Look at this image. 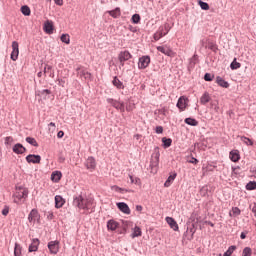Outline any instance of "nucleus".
<instances>
[{"label": "nucleus", "instance_id": "obj_23", "mask_svg": "<svg viewBox=\"0 0 256 256\" xmlns=\"http://www.w3.org/2000/svg\"><path fill=\"white\" fill-rule=\"evenodd\" d=\"M229 158L231 159V161H233V163H237V161L241 159V156H239V151L237 150L231 151Z\"/></svg>", "mask_w": 256, "mask_h": 256}, {"label": "nucleus", "instance_id": "obj_36", "mask_svg": "<svg viewBox=\"0 0 256 256\" xmlns=\"http://www.w3.org/2000/svg\"><path fill=\"white\" fill-rule=\"evenodd\" d=\"M21 13H23L26 17H29V15H31V8H29V6H22Z\"/></svg>", "mask_w": 256, "mask_h": 256}, {"label": "nucleus", "instance_id": "obj_21", "mask_svg": "<svg viewBox=\"0 0 256 256\" xmlns=\"http://www.w3.org/2000/svg\"><path fill=\"white\" fill-rule=\"evenodd\" d=\"M95 167H97V163L95 162V158L89 157L86 160V168L91 169L93 171L95 169Z\"/></svg>", "mask_w": 256, "mask_h": 256}, {"label": "nucleus", "instance_id": "obj_45", "mask_svg": "<svg viewBox=\"0 0 256 256\" xmlns=\"http://www.w3.org/2000/svg\"><path fill=\"white\" fill-rule=\"evenodd\" d=\"M140 21H141V16H140L139 14H134V15L132 16V23L137 24V23H139Z\"/></svg>", "mask_w": 256, "mask_h": 256}, {"label": "nucleus", "instance_id": "obj_24", "mask_svg": "<svg viewBox=\"0 0 256 256\" xmlns=\"http://www.w3.org/2000/svg\"><path fill=\"white\" fill-rule=\"evenodd\" d=\"M176 178H177V173L171 174L166 180V182L164 183V187H171V185L173 184V181H175Z\"/></svg>", "mask_w": 256, "mask_h": 256}, {"label": "nucleus", "instance_id": "obj_3", "mask_svg": "<svg viewBox=\"0 0 256 256\" xmlns=\"http://www.w3.org/2000/svg\"><path fill=\"white\" fill-rule=\"evenodd\" d=\"M28 221L29 223H32L35 225V223H40L41 221V215H39V211L37 209H32L28 215Z\"/></svg>", "mask_w": 256, "mask_h": 256}, {"label": "nucleus", "instance_id": "obj_40", "mask_svg": "<svg viewBox=\"0 0 256 256\" xmlns=\"http://www.w3.org/2000/svg\"><path fill=\"white\" fill-rule=\"evenodd\" d=\"M253 251L249 247H245L242 251V256H251Z\"/></svg>", "mask_w": 256, "mask_h": 256}, {"label": "nucleus", "instance_id": "obj_30", "mask_svg": "<svg viewBox=\"0 0 256 256\" xmlns=\"http://www.w3.org/2000/svg\"><path fill=\"white\" fill-rule=\"evenodd\" d=\"M130 183L133 185H138V187H141V179L134 177L133 175H129Z\"/></svg>", "mask_w": 256, "mask_h": 256}, {"label": "nucleus", "instance_id": "obj_59", "mask_svg": "<svg viewBox=\"0 0 256 256\" xmlns=\"http://www.w3.org/2000/svg\"><path fill=\"white\" fill-rule=\"evenodd\" d=\"M190 163L197 165V163H199V160H197V158H192V160H190Z\"/></svg>", "mask_w": 256, "mask_h": 256}, {"label": "nucleus", "instance_id": "obj_44", "mask_svg": "<svg viewBox=\"0 0 256 256\" xmlns=\"http://www.w3.org/2000/svg\"><path fill=\"white\" fill-rule=\"evenodd\" d=\"M199 5L204 11H209V4L207 2L199 1Z\"/></svg>", "mask_w": 256, "mask_h": 256}, {"label": "nucleus", "instance_id": "obj_10", "mask_svg": "<svg viewBox=\"0 0 256 256\" xmlns=\"http://www.w3.org/2000/svg\"><path fill=\"white\" fill-rule=\"evenodd\" d=\"M187 103H189V98L185 96H181L178 99L176 106L180 111H185V109H187Z\"/></svg>", "mask_w": 256, "mask_h": 256}, {"label": "nucleus", "instance_id": "obj_33", "mask_svg": "<svg viewBox=\"0 0 256 256\" xmlns=\"http://www.w3.org/2000/svg\"><path fill=\"white\" fill-rule=\"evenodd\" d=\"M230 69H232V71H235L236 69H241V63L237 62V58H234V60L230 64Z\"/></svg>", "mask_w": 256, "mask_h": 256}, {"label": "nucleus", "instance_id": "obj_7", "mask_svg": "<svg viewBox=\"0 0 256 256\" xmlns=\"http://www.w3.org/2000/svg\"><path fill=\"white\" fill-rule=\"evenodd\" d=\"M12 61H17L19 59V43L17 41L12 42V52H11Z\"/></svg>", "mask_w": 256, "mask_h": 256}, {"label": "nucleus", "instance_id": "obj_4", "mask_svg": "<svg viewBox=\"0 0 256 256\" xmlns=\"http://www.w3.org/2000/svg\"><path fill=\"white\" fill-rule=\"evenodd\" d=\"M107 103H110V105H112L114 109H117L118 111H120V113H125V103L117 100H113V98H108Z\"/></svg>", "mask_w": 256, "mask_h": 256}, {"label": "nucleus", "instance_id": "obj_62", "mask_svg": "<svg viewBox=\"0 0 256 256\" xmlns=\"http://www.w3.org/2000/svg\"><path fill=\"white\" fill-rule=\"evenodd\" d=\"M247 236L245 235V233H241V235H240V238L241 239H245Z\"/></svg>", "mask_w": 256, "mask_h": 256}, {"label": "nucleus", "instance_id": "obj_41", "mask_svg": "<svg viewBox=\"0 0 256 256\" xmlns=\"http://www.w3.org/2000/svg\"><path fill=\"white\" fill-rule=\"evenodd\" d=\"M14 255L15 256H21V245H19L17 243L15 244Z\"/></svg>", "mask_w": 256, "mask_h": 256}, {"label": "nucleus", "instance_id": "obj_46", "mask_svg": "<svg viewBox=\"0 0 256 256\" xmlns=\"http://www.w3.org/2000/svg\"><path fill=\"white\" fill-rule=\"evenodd\" d=\"M51 69H53L51 66L46 65L44 68V75H47V73H50V77H54L55 75L51 73Z\"/></svg>", "mask_w": 256, "mask_h": 256}, {"label": "nucleus", "instance_id": "obj_25", "mask_svg": "<svg viewBox=\"0 0 256 256\" xmlns=\"http://www.w3.org/2000/svg\"><path fill=\"white\" fill-rule=\"evenodd\" d=\"M108 14H109L110 17H113L114 19H117V18L121 17V9L116 8L114 10H110V11H108Z\"/></svg>", "mask_w": 256, "mask_h": 256}, {"label": "nucleus", "instance_id": "obj_20", "mask_svg": "<svg viewBox=\"0 0 256 256\" xmlns=\"http://www.w3.org/2000/svg\"><path fill=\"white\" fill-rule=\"evenodd\" d=\"M44 31H45V33H48L49 35H51V33H53V21L47 20L44 23Z\"/></svg>", "mask_w": 256, "mask_h": 256}, {"label": "nucleus", "instance_id": "obj_43", "mask_svg": "<svg viewBox=\"0 0 256 256\" xmlns=\"http://www.w3.org/2000/svg\"><path fill=\"white\" fill-rule=\"evenodd\" d=\"M235 249H237V247L235 246H230L228 248V250L224 253V256H231L233 255V251H235Z\"/></svg>", "mask_w": 256, "mask_h": 256}, {"label": "nucleus", "instance_id": "obj_12", "mask_svg": "<svg viewBox=\"0 0 256 256\" xmlns=\"http://www.w3.org/2000/svg\"><path fill=\"white\" fill-rule=\"evenodd\" d=\"M157 51L163 53V55H167V57H173V50L169 46H158Z\"/></svg>", "mask_w": 256, "mask_h": 256}, {"label": "nucleus", "instance_id": "obj_42", "mask_svg": "<svg viewBox=\"0 0 256 256\" xmlns=\"http://www.w3.org/2000/svg\"><path fill=\"white\" fill-rule=\"evenodd\" d=\"M246 189L247 191H253L256 189V182H249L247 185H246Z\"/></svg>", "mask_w": 256, "mask_h": 256}, {"label": "nucleus", "instance_id": "obj_61", "mask_svg": "<svg viewBox=\"0 0 256 256\" xmlns=\"http://www.w3.org/2000/svg\"><path fill=\"white\" fill-rule=\"evenodd\" d=\"M252 212L254 213V215L256 217V203H254L252 206Z\"/></svg>", "mask_w": 256, "mask_h": 256}, {"label": "nucleus", "instance_id": "obj_39", "mask_svg": "<svg viewBox=\"0 0 256 256\" xmlns=\"http://www.w3.org/2000/svg\"><path fill=\"white\" fill-rule=\"evenodd\" d=\"M162 143H164V147H171V143H173V140L171 138H162Z\"/></svg>", "mask_w": 256, "mask_h": 256}, {"label": "nucleus", "instance_id": "obj_31", "mask_svg": "<svg viewBox=\"0 0 256 256\" xmlns=\"http://www.w3.org/2000/svg\"><path fill=\"white\" fill-rule=\"evenodd\" d=\"M184 122L187 124V125H191L192 127H197L199 125V122L193 118H186L184 120Z\"/></svg>", "mask_w": 256, "mask_h": 256}, {"label": "nucleus", "instance_id": "obj_8", "mask_svg": "<svg viewBox=\"0 0 256 256\" xmlns=\"http://www.w3.org/2000/svg\"><path fill=\"white\" fill-rule=\"evenodd\" d=\"M48 249L51 255H57L59 253V241H50L48 243Z\"/></svg>", "mask_w": 256, "mask_h": 256}, {"label": "nucleus", "instance_id": "obj_11", "mask_svg": "<svg viewBox=\"0 0 256 256\" xmlns=\"http://www.w3.org/2000/svg\"><path fill=\"white\" fill-rule=\"evenodd\" d=\"M116 205L122 213H124L125 215H131V209L129 208V205H127V203L118 202Z\"/></svg>", "mask_w": 256, "mask_h": 256}, {"label": "nucleus", "instance_id": "obj_26", "mask_svg": "<svg viewBox=\"0 0 256 256\" xmlns=\"http://www.w3.org/2000/svg\"><path fill=\"white\" fill-rule=\"evenodd\" d=\"M209 101H211V96L207 92H205L200 98V103L201 105H207Z\"/></svg>", "mask_w": 256, "mask_h": 256}, {"label": "nucleus", "instance_id": "obj_53", "mask_svg": "<svg viewBox=\"0 0 256 256\" xmlns=\"http://www.w3.org/2000/svg\"><path fill=\"white\" fill-rule=\"evenodd\" d=\"M217 166H213V165H211V164H208L207 166H206V171H215V168H216Z\"/></svg>", "mask_w": 256, "mask_h": 256}, {"label": "nucleus", "instance_id": "obj_35", "mask_svg": "<svg viewBox=\"0 0 256 256\" xmlns=\"http://www.w3.org/2000/svg\"><path fill=\"white\" fill-rule=\"evenodd\" d=\"M26 141L29 143V145H32L33 147H39V143H37V140L33 137H27Z\"/></svg>", "mask_w": 256, "mask_h": 256}, {"label": "nucleus", "instance_id": "obj_2", "mask_svg": "<svg viewBox=\"0 0 256 256\" xmlns=\"http://www.w3.org/2000/svg\"><path fill=\"white\" fill-rule=\"evenodd\" d=\"M73 206L78 207V209L89 211L93 209V200L85 199L83 196H78L74 199Z\"/></svg>", "mask_w": 256, "mask_h": 256}, {"label": "nucleus", "instance_id": "obj_15", "mask_svg": "<svg viewBox=\"0 0 256 256\" xmlns=\"http://www.w3.org/2000/svg\"><path fill=\"white\" fill-rule=\"evenodd\" d=\"M166 223L170 225L173 231H179V225L177 224V221H175V219H173L172 217H166Z\"/></svg>", "mask_w": 256, "mask_h": 256}, {"label": "nucleus", "instance_id": "obj_60", "mask_svg": "<svg viewBox=\"0 0 256 256\" xmlns=\"http://www.w3.org/2000/svg\"><path fill=\"white\" fill-rule=\"evenodd\" d=\"M58 85L61 87H65V81L64 80H58Z\"/></svg>", "mask_w": 256, "mask_h": 256}, {"label": "nucleus", "instance_id": "obj_47", "mask_svg": "<svg viewBox=\"0 0 256 256\" xmlns=\"http://www.w3.org/2000/svg\"><path fill=\"white\" fill-rule=\"evenodd\" d=\"M159 165V156H156L151 162V167H157Z\"/></svg>", "mask_w": 256, "mask_h": 256}, {"label": "nucleus", "instance_id": "obj_49", "mask_svg": "<svg viewBox=\"0 0 256 256\" xmlns=\"http://www.w3.org/2000/svg\"><path fill=\"white\" fill-rule=\"evenodd\" d=\"M2 215H4V217H7L9 215V206H5L3 208Z\"/></svg>", "mask_w": 256, "mask_h": 256}, {"label": "nucleus", "instance_id": "obj_64", "mask_svg": "<svg viewBox=\"0 0 256 256\" xmlns=\"http://www.w3.org/2000/svg\"><path fill=\"white\" fill-rule=\"evenodd\" d=\"M253 175H254V177H256V167L253 170Z\"/></svg>", "mask_w": 256, "mask_h": 256}, {"label": "nucleus", "instance_id": "obj_14", "mask_svg": "<svg viewBox=\"0 0 256 256\" xmlns=\"http://www.w3.org/2000/svg\"><path fill=\"white\" fill-rule=\"evenodd\" d=\"M39 239L34 238L28 248L29 253H33L39 249Z\"/></svg>", "mask_w": 256, "mask_h": 256}, {"label": "nucleus", "instance_id": "obj_55", "mask_svg": "<svg viewBox=\"0 0 256 256\" xmlns=\"http://www.w3.org/2000/svg\"><path fill=\"white\" fill-rule=\"evenodd\" d=\"M54 3L59 7H63V0H54Z\"/></svg>", "mask_w": 256, "mask_h": 256}, {"label": "nucleus", "instance_id": "obj_34", "mask_svg": "<svg viewBox=\"0 0 256 256\" xmlns=\"http://www.w3.org/2000/svg\"><path fill=\"white\" fill-rule=\"evenodd\" d=\"M142 232H141V228H139L138 226H136L133 229V233H132V238L135 239V237H141Z\"/></svg>", "mask_w": 256, "mask_h": 256}, {"label": "nucleus", "instance_id": "obj_13", "mask_svg": "<svg viewBox=\"0 0 256 256\" xmlns=\"http://www.w3.org/2000/svg\"><path fill=\"white\" fill-rule=\"evenodd\" d=\"M26 161L27 163H34V164L41 163V156L35 155V154H29L26 157Z\"/></svg>", "mask_w": 256, "mask_h": 256}, {"label": "nucleus", "instance_id": "obj_56", "mask_svg": "<svg viewBox=\"0 0 256 256\" xmlns=\"http://www.w3.org/2000/svg\"><path fill=\"white\" fill-rule=\"evenodd\" d=\"M156 133H158V134L163 133V127L162 126H157L156 127Z\"/></svg>", "mask_w": 256, "mask_h": 256}, {"label": "nucleus", "instance_id": "obj_50", "mask_svg": "<svg viewBox=\"0 0 256 256\" xmlns=\"http://www.w3.org/2000/svg\"><path fill=\"white\" fill-rule=\"evenodd\" d=\"M5 143H6V145H11V143H13V137H11V136L6 137Z\"/></svg>", "mask_w": 256, "mask_h": 256}, {"label": "nucleus", "instance_id": "obj_18", "mask_svg": "<svg viewBox=\"0 0 256 256\" xmlns=\"http://www.w3.org/2000/svg\"><path fill=\"white\" fill-rule=\"evenodd\" d=\"M62 177H63V174L61 173V171H54L51 174V181H53V183H59Z\"/></svg>", "mask_w": 256, "mask_h": 256}, {"label": "nucleus", "instance_id": "obj_1", "mask_svg": "<svg viewBox=\"0 0 256 256\" xmlns=\"http://www.w3.org/2000/svg\"><path fill=\"white\" fill-rule=\"evenodd\" d=\"M27 197H29V190L23 186H16L15 192L12 196L13 203L21 205L25 203Z\"/></svg>", "mask_w": 256, "mask_h": 256}, {"label": "nucleus", "instance_id": "obj_32", "mask_svg": "<svg viewBox=\"0 0 256 256\" xmlns=\"http://www.w3.org/2000/svg\"><path fill=\"white\" fill-rule=\"evenodd\" d=\"M229 215L230 217H239V215H241V209L238 207H233Z\"/></svg>", "mask_w": 256, "mask_h": 256}, {"label": "nucleus", "instance_id": "obj_6", "mask_svg": "<svg viewBox=\"0 0 256 256\" xmlns=\"http://www.w3.org/2000/svg\"><path fill=\"white\" fill-rule=\"evenodd\" d=\"M131 57H133V55H131V53L129 51H127V50L121 51L118 55L120 65L123 67L125 65V61H129V59H131Z\"/></svg>", "mask_w": 256, "mask_h": 256}, {"label": "nucleus", "instance_id": "obj_29", "mask_svg": "<svg viewBox=\"0 0 256 256\" xmlns=\"http://www.w3.org/2000/svg\"><path fill=\"white\" fill-rule=\"evenodd\" d=\"M112 83L114 87H117L118 89H125V85H123V82H121L117 77H114Z\"/></svg>", "mask_w": 256, "mask_h": 256}, {"label": "nucleus", "instance_id": "obj_38", "mask_svg": "<svg viewBox=\"0 0 256 256\" xmlns=\"http://www.w3.org/2000/svg\"><path fill=\"white\" fill-rule=\"evenodd\" d=\"M240 139H241L242 143H245V145L253 146V140H251L245 136H242Z\"/></svg>", "mask_w": 256, "mask_h": 256}, {"label": "nucleus", "instance_id": "obj_9", "mask_svg": "<svg viewBox=\"0 0 256 256\" xmlns=\"http://www.w3.org/2000/svg\"><path fill=\"white\" fill-rule=\"evenodd\" d=\"M149 63H151V58L149 56H142L139 58L138 68L147 69V67H149Z\"/></svg>", "mask_w": 256, "mask_h": 256}, {"label": "nucleus", "instance_id": "obj_48", "mask_svg": "<svg viewBox=\"0 0 256 256\" xmlns=\"http://www.w3.org/2000/svg\"><path fill=\"white\" fill-rule=\"evenodd\" d=\"M208 49H211V51H217V45L213 42L209 43Z\"/></svg>", "mask_w": 256, "mask_h": 256}, {"label": "nucleus", "instance_id": "obj_19", "mask_svg": "<svg viewBox=\"0 0 256 256\" xmlns=\"http://www.w3.org/2000/svg\"><path fill=\"white\" fill-rule=\"evenodd\" d=\"M119 228V222L115 220H109L107 222V229L108 231H115Z\"/></svg>", "mask_w": 256, "mask_h": 256}, {"label": "nucleus", "instance_id": "obj_37", "mask_svg": "<svg viewBox=\"0 0 256 256\" xmlns=\"http://www.w3.org/2000/svg\"><path fill=\"white\" fill-rule=\"evenodd\" d=\"M60 40L62 41V43H66V45H69V43H71V38L69 34H63Z\"/></svg>", "mask_w": 256, "mask_h": 256}, {"label": "nucleus", "instance_id": "obj_17", "mask_svg": "<svg viewBox=\"0 0 256 256\" xmlns=\"http://www.w3.org/2000/svg\"><path fill=\"white\" fill-rule=\"evenodd\" d=\"M63 205H65V200H64L63 196L56 195L55 196V207H56V209H61V207H63Z\"/></svg>", "mask_w": 256, "mask_h": 256}, {"label": "nucleus", "instance_id": "obj_63", "mask_svg": "<svg viewBox=\"0 0 256 256\" xmlns=\"http://www.w3.org/2000/svg\"><path fill=\"white\" fill-rule=\"evenodd\" d=\"M38 77H43V72H38Z\"/></svg>", "mask_w": 256, "mask_h": 256}, {"label": "nucleus", "instance_id": "obj_58", "mask_svg": "<svg viewBox=\"0 0 256 256\" xmlns=\"http://www.w3.org/2000/svg\"><path fill=\"white\" fill-rule=\"evenodd\" d=\"M136 211H138V213H141V211H143V206L137 205L136 206Z\"/></svg>", "mask_w": 256, "mask_h": 256}, {"label": "nucleus", "instance_id": "obj_51", "mask_svg": "<svg viewBox=\"0 0 256 256\" xmlns=\"http://www.w3.org/2000/svg\"><path fill=\"white\" fill-rule=\"evenodd\" d=\"M48 126H49V131L54 133L55 132V128H56L55 123L51 122Z\"/></svg>", "mask_w": 256, "mask_h": 256}, {"label": "nucleus", "instance_id": "obj_16", "mask_svg": "<svg viewBox=\"0 0 256 256\" xmlns=\"http://www.w3.org/2000/svg\"><path fill=\"white\" fill-rule=\"evenodd\" d=\"M12 151L14 153H16L17 155H23V153H25V151H27V149L24 146H22V144L18 143L16 145H14Z\"/></svg>", "mask_w": 256, "mask_h": 256}, {"label": "nucleus", "instance_id": "obj_22", "mask_svg": "<svg viewBox=\"0 0 256 256\" xmlns=\"http://www.w3.org/2000/svg\"><path fill=\"white\" fill-rule=\"evenodd\" d=\"M77 71H78V75L80 76V77H84V79H91V74L89 73V71H87L86 69H83V68H78L77 69Z\"/></svg>", "mask_w": 256, "mask_h": 256}, {"label": "nucleus", "instance_id": "obj_52", "mask_svg": "<svg viewBox=\"0 0 256 256\" xmlns=\"http://www.w3.org/2000/svg\"><path fill=\"white\" fill-rule=\"evenodd\" d=\"M204 79H205V81H213V77L209 73H206L204 75Z\"/></svg>", "mask_w": 256, "mask_h": 256}, {"label": "nucleus", "instance_id": "obj_57", "mask_svg": "<svg viewBox=\"0 0 256 256\" xmlns=\"http://www.w3.org/2000/svg\"><path fill=\"white\" fill-rule=\"evenodd\" d=\"M41 95H51V91L48 89L42 90Z\"/></svg>", "mask_w": 256, "mask_h": 256}, {"label": "nucleus", "instance_id": "obj_28", "mask_svg": "<svg viewBox=\"0 0 256 256\" xmlns=\"http://www.w3.org/2000/svg\"><path fill=\"white\" fill-rule=\"evenodd\" d=\"M111 189L112 191H116L117 193H133V190L123 189L117 185L112 186Z\"/></svg>", "mask_w": 256, "mask_h": 256}, {"label": "nucleus", "instance_id": "obj_54", "mask_svg": "<svg viewBox=\"0 0 256 256\" xmlns=\"http://www.w3.org/2000/svg\"><path fill=\"white\" fill-rule=\"evenodd\" d=\"M64 135H65V132H63L62 130H60V131L57 133L58 139H63Z\"/></svg>", "mask_w": 256, "mask_h": 256}, {"label": "nucleus", "instance_id": "obj_27", "mask_svg": "<svg viewBox=\"0 0 256 256\" xmlns=\"http://www.w3.org/2000/svg\"><path fill=\"white\" fill-rule=\"evenodd\" d=\"M216 82L220 87H223L224 89H229V82L225 81L221 77H217Z\"/></svg>", "mask_w": 256, "mask_h": 256}, {"label": "nucleus", "instance_id": "obj_5", "mask_svg": "<svg viewBox=\"0 0 256 256\" xmlns=\"http://www.w3.org/2000/svg\"><path fill=\"white\" fill-rule=\"evenodd\" d=\"M167 33H169V26L164 25L161 26L158 31L154 34V39L156 41H159V39H161L162 37H165V35H167Z\"/></svg>", "mask_w": 256, "mask_h": 256}]
</instances>
